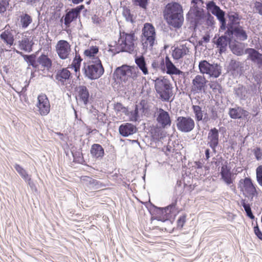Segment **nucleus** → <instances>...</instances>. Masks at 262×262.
Instances as JSON below:
<instances>
[{
  "mask_svg": "<svg viewBox=\"0 0 262 262\" xmlns=\"http://www.w3.org/2000/svg\"><path fill=\"white\" fill-rule=\"evenodd\" d=\"M163 16L167 24L174 29L180 28L183 24V9L177 3L168 4L163 11Z\"/></svg>",
  "mask_w": 262,
  "mask_h": 262,
  "instance_id": "nucleus-1",
  "label": "nucleus"
},
{
  "mask_svg": "<svg viewBox=\"0 0 262 262\" xmlns=\"http://www.w3.org/2000/svg\"><path fill=\"white\" fill-rule=\"evenodd\" d=\"M155 89L159 98L163 101H168L173 95L172 85L165 77H160L155 80Z\"/></svg>",
  "mask_w": 262,
  "mask_h": 262,
  "instance_id": "nucleus-2",
  "label": "nucleus"
},
{
  "mask_svg": "<svg viewBox=\"0 0 262 262\" xmlns=\"http://www.w3.org/2000/svg\"><path fill=\"white\" fill-rule=\"evenodd\" d=\"M137 39L138 37L134 31L128 33L124 31H121L118 40L120 51L132 53L136 48Z\"/></svg>",
  "mask_w": 262,
  "mask_h": 262,
  "instance_id": "nucleus-3",
  "label": "nucleus"
},
{
  "mask_svg": "<svg viewBox=\"0 0 262 262\" xmlns=\"http://www.w3.org/2000/svg\"><path fill=\"white\" fill-rule=\"evenodd\" d=\"M141 41L144 49L151 50L156 42V32L154 26L146 23L142 29Z\"/></svg>",
  "mask_w": 262,
  "mask_h": 262,
  "instance_id": "nucleus-4",
  "label": "nucleus"
},
{
  "mask_svg": "<svg viewBox=\"0 0 262 262\" xmlns=\"http://www.w3.org/2000/svg\"><path fill=\"white\" fill-rule=\"evenodd\" d=\"M83 71L85 76L91 79L100 78L104 72L101 61L84 63Z\"/></svg>",
  "mask_w": 262,
  "mask_h": 262,
  "instance_id": "nucleus-5",
  "label": "nucleus"
},
{
  "mask_svg": "<svg viewBox=\"0 0 262 262\" xmlns=\"http://www.w3.org/2000/svg\"><path fill=\"white\" fill-rule=\"evenodd\" d=\"M239 187L244 194L251 199L258 194L256 187L250 178L241 179L239 182Z\"/></svg>",
  "mask_w": 262,
  "mask_h": 262,
  "instance_id": "nucleus-6",
  "label": "nucleus"
},
{
  "mask_svg": "<svg viewBox=\"0 0 262 262\" xmlns=\"http://www.w3.org/2000/svg\"><path fill=\"white\" fill-rule=\"evenodd\" d=\"M199 68L201 73L215 78L218 77L221 73V70L216 64H210L205 60L200 62Z\"/></svg>",
  "mask_w": 262,
  "mask_h": 262,
  "instance_id": "nucleus-7",
  "label": "nucleus"
},
{
  "mask_svg": "<svg viewBox=\"0 0 262 262\" xmlns=\"http://www.w3.org/2000/svg\"><path fill=\"white\" fill-rule=\"evenodd\" d=\"M207 9L213 15H215L220 20L221 24L220 32H223L226 28L224 12L216 6L213 1H210L207 4Z\"/></svg>",
  "mask_w": 262,
  "mask_h": 262,
  "instance_id": "nucleus-8",
  "label": "nucleus"
},
{
  "mask_svg": "<svg viewBox=\"0 0 262 262\" xmlns=\"http://www.w3.org/2000/svg\"><path fill=\"white\" fill-rule=\"evenodd\" d=\"M207 80L204 76L198 75L192 80L191 92L193 94H199L205 92L207 87Z\"/></svg>",
  "mask_w": 262,
  "mask_h": 262,
  "instance_id": "nucleus-9",
  "label": "nucleus"
},
{
  "mask_svg": "<svg viewBox=\"0 0 262 262\" xmlns=\"http://www.w3.org/2000/svg\"><path fill=\"white\" fill-rule=\"evenodd\" d=\"M195 122L190 117H178L177 119V127L181 132H190L193 129Z\"/></svg>",
  "mask_w": 262,
  "mask_h": 262,
  "instance_id": "nucleus-10",
  "label": "nucleus"
},
{
  "mask_svg": "<svg viewBox=\"0 0 262 262\" xmlns=\"http://www.w3.org/2000/svg\"><path fill=\"white\" fill-rule=\"evenodd\" d=\"M56 52L61 59H66L70 56L71 48L70 43L65 40L57 41L55 46Z\"/></svg>",
  "mask_w": 262,
  "mask_h": 262,
  "instance_id": "nucleus-11",
  "label": "nucleus"
},
{
  "mask_svg": "<svg viewBox=\"0 0 262 262\" xmlns=\"http://www.w3.org/2000/svg\"><path fill=\"white\" fill-rule=\"evenodd\" d=\"M134 68L130 67L123 65L118 67L115 71L114 74L117 79L122 81H127L129 78H134L136 77L135 73L133 72Z\"/></svg>",
  "mask_w": 262,
  "mask_h": 262,
  "instance_id": "nucleus-12",
  "label": "nucleus"
},
{
  "mask_svg": "<svg viewBox=\"0 0 262 262\" xmlns=\"http://www.w3.org/2000/svg\"><path fill=\"white\" fill-rule=\"evenodd\" d=\"M36 106L39 114L41 116L47 115L50 113V104L45 94H41L38 96Z\"/></svg>",
  "mask_w": 262,
  "mask_h": 262,
  "instance_id": "nucleus-13",
  "label": "nucleus"
},
{
  "mask_svg": "<svg viewBox=\"0 0 262 262\" xmlns=\"http://www.w3.org/2000/svg\"><path fill=\"white\" fill-rule=\"evenodd\" d=\"M160 68L164 71L166 69V73L169 75H180L182 72L178 69L170 60L168 56L163 59L160 64Z\"/></svg>",
  "mask_w": 262,
  "mask_h": 262,
  "instance_id": "nucleus-14",
  "label": "nucleus"
},
{
  "mask_svg": "<svg viewBox=\"0 0 262 262\" xmlns=\"http://www.w3.org/2000/svg\"><path fill=\"white\" fill-rule=\"evenodd\" d=\"M248 55L247 59L251 60L259 68L262 67V54L253 48H247L245 51Z\"/></svg>",
  "mask_w": 262,
  "mask_h": 262,
  "instance_id": "nucleus-15",
  "label": "nucleus"
},
{
  "mask_svg": "<svg viewBox=\"0 0 262 262\" xmlns=\"http://www.w3.org/2000/svg\"><path fill=\"white\" fill-rule=\"evenodd\" d=\"M224 35H222L215 42L217 48H219L220 53L224 52L227 50L228 43L229 42V38L228 35H229V27H226Z\"/></svg>",
  "mask_w": 262,
  "mask_h": 262,
  "instance_id": "nucleus-16",
  "label": "nucleus"
},
{
  "mask_svg": "<svg viewBox=\"0 0 262 262\" xmlns=\"http://www.w3.org/2000/svg\"><path fill=\"white\" fill-rule=\"evenodd\" d=\"M99 48L96 46H91L86 49L83 53V55L88 61V62H98L101 61L99 57Z\"/></svg>",
  "mask_w": 262,
  "mask_h": 262,
  "instance_id": "nucleus-17",
  "label": "nucleus"
},
{
  "mask_svg": "<svg viewBox=\"0 0 262 262\" xmlns=\"http://www.w3.org/2000/svg\"><path fill=\"white\" fill-rule=\"evenodd\" d=\"M55 78L60 84L66 85L70 83L71 73L67 68H62L57 71Z\"/></svg>",
  "mask_w": 262,
  "mask_h": 262,
  "instance_id": "nucleus-18",
  "label": "nucleus"
},
{
  "mask_svg": "<svg viewBox=\"0 0 262 262\" xmlns=\"http://www.w3.org/2000/svg\"><path fill=\"white\" fill-rule=\"evenodd\" d=\"M219 131L216 128L211 129L208 134L207 144L214 151L219 144Z\"/></svg>",
  "mask_w": 262,
  "mask_h": 262,
  "instance_id": "nucleus-19",
  "label": "nucleus"
},
{
  "mask_svg": "<svg viewBox=\"0 0 262 262\" xmlns=\"http://www.w3.org/2000/svg\"><path fill=\"white\" fill-rule=\"evenodd\" d=\"M157 120L163 127H165L166 126H170L171 123L169 113L161 108H159L158 110V115L157 118Z\"/></svg>",
  "mask_w": 262,
  "mask_h": 262,
  "instance_id": "nucleus-20",
  "label": "nucleus"
},
{
  "mask_svg": "<svg viewBox=\"0 0 262 262\" xmlns=\"http://www.w3.org/2000/svg\"><path fill=\"white\" fill-rule=\"evenodd\" d=\"M230 35L233 37H235L237 40L244 41L247 39L248 35L246 32L243 29L241 26L236 27H231L230 25Z\"/></svg>",
  "mask_w": 262,
  "mask_h": 262,
  "instance_id": "nucleus-21",
  "label": "nucleus"
},
{
  "mask_svg": "<svg viewBox=\"0 0 262 262\" xmlns=\"http://www.w3.org/2000/svg\"><path fill=\"white\" fill-rule=\"evenodd\" d=\"M137 131L136 126L129 123L121 124L119 127L120 134L123 137H127L133 135Z\"/></svg>",
  "mask_w": 262,
  "mask_h": 262,
  "instance_id": "nucleus-22",
  "label": "nucleus"
},
{
  "mask_svg": "<svg viewBox=\"0 0 262 262\" xmlns=\"http://www.w3.org/2000/svg\"><path fill=\"white\" fill-rule=\"evenodd\" d=\"M83 6L77 7L76 8L72 9L68 12L64 17V24L69 26L72 21L76 19L80 13V11L83 9Z\"/></svg>",
  "mask_w": 262,
  "mask_h": 262,
  "instance_id": "nucleus-23",
  "label": "nucleus"
},
{
  "mask_svg": "<svg viewBox=\"0 0 262 262\" xmlns=\"http://www.w3.org/2000/svg\"><path fill=\"white\" fill-rule=\"evenodd\" d=\"M189 52V49L186 45H182L174 48L172 53V56L174 59L178 60Z\"/></svg>",
  "mask_w": 262,
  "mask_h": 262,
  "instance_id": "nucleus-24",
  "label": "nucleus"
},
{
  "mask_svg": "<svg viewBox=\"0 0 262 262\" xmlns=\"http://www.w3.org/2000/svg\"><path fill=\"white\" fill-rule=\"evenodd\" d=\"M249 112L241 107L230 109V117L234 119H247Z\"/></svg>",
  "mask_w": 262,
  "mask_h": 262,
  "instance_id": "nucleus-25",
  "label": "nucleus"
},
{
  "mask_svg": "<svg viewBox=\"0 0 262 262\" xmlns=\"http://www.w3.org/2000/svg\"><path fill=\"white\" fill-rule=\"evenodd\" d=\"M192 110L196 121H202L207 117V113L199 105H192Z\"/></svg>",
  "mask_w": 262,
  "mask_h": 262,
  "instance_id": "nucleus-26",
  "label": "nucleus"
},
{
  "mask_svg": "<svg viewBox=\"0 0 262 262\" xmlns=\"http://www.w3.org/2000/svg\"><path fill=\"white\" fill-rule=\"evenodd\" d=\"M92 156L96 159L102 158L104 155V150L102 146L99 144H94L90 150Z\"/></svg>",
  "mask_w": 262,
  "mask_h": 262,
  "instance_id": "nucleus-27",
  "label": "nucleus"
},
{
  "mask_svg": "<svg viewBox=\"0 0 262 262\" xmlns=\"http://www.w3.org/2000/svg\"><path fill=\"white\" fill-rule=\"evenodd\" d=\"M33 44V43L32 40H30V38L26 36L18 41V46L20 50L29 52L32 51Z\"/></svg>",
  "mask_w": 262,
  "mask_h": 262,
  "instance_id": "nucleus-28",
  "label": "nucleus"
},
{
  "mask_svg": "<svg viewBox=\"0 0 262 262\" xmlns=\"http://www.w3.org/2000/svg\"><path fill=\"white\" fill-rule=\"evenodd\" d=\"M78 97L85 104H87L89 98V93L85 86L80 85L78 89Z\"/></svg>",
  "mask_w": 262,
  "mask_h": 262,
  "instance_id": "nucleus-29",
  "label": "nucleus"
},
{
  "mask_svg": "<svg viewBox=\"0 0 262 262\" xmlns=\"http://www.w3.org/2000/svg\"><path fill=\"white\" fill-rule=\"evenodd\" d=\"M38 62L42 67L49 70L52 66L51 59L48 57V55L42 54L38 58Z\"/></svg>",
  "mask_w": 262,
  "mask_h": 262,
  "instance_id": "nucleus-30",
  "label": "nucleus"
},
{
  "mask_svg": "<svg viewBox=\"0 0 262 262\" xmlns=\"http://www.w3.org/2000/svg\"><path fill=\"white\" fill-rule=\"evenodd\" d=\"M191 3L193 4V8L190 9V12L193 13L196 16L199 15L201 13V10L204 7V2L203 0H191Z\"/></svg>",
  "mask_w": 262,
  "mask_h": 262,
  "instance_id": "nucleus-31",
  "label": "nucleus"
},
{
  "mask_svg": "<svg viewBox=\"0 0 262 262\" xmlns=\"http://www.w3.org/2000/svg\"><path fill=\"white\" fill-rule=\"evenodd\" d=\"M1 38L8 45L12 46L14 42V37L10 31L5 30L1 34Z\"/></svg>",
  "mask_w": 262,
  "mask_h": 262,
  "instance_id": "nucleus-32",
  "label": "nucleus"
},
{
  "mask_svg": "<svg viewBox=\"0 0 262 262\" xmlns=\"http://www.w3.org/2000/svg\"><path fill=\"white\" fill-rule=\"evenodd\" d=\"M135 62L144 75L148 74V71L146 67L144 57L143 56L136 58Z\"/></svg>",
  "mask_w": 262,
  "mask_h": 262,
  "instance_id": "nucleus-33",
  "label": "nucleus"
},
{
  "mask_svg": "<svg viewBox=\"0 0 262 262\" xmlns=\"http://www.w3.org/2000/svg\"><path fill=\"white\" fill-rule=\"evenodd\" d=\"M14 168L21 178L30 184L31 181V178L29 176L27 171L22 166L17 164L14 165Z\"/></svg>",
  "mask_w": 262,
  "mask_h": 262,
  "instance_id": "nucleus-34",
  "label": "nucleus"
},
{
  "mask_svg": "<svg viewBox=\"0 0 262 262\" xmlns=\"http://www.w3.org/2000/svg\"><path fill=\"white\" fill-rule=\"evenodd\" d=\"M80 180L85 183L86 185H94V186H104L102 183H100L99 181L97 180L94 179L89 176H82L80 178Z\"/></svg>",
  "mask_w": 262,
  "mask_h": 262,
  "instance_id": "nucleus-35",
  "label": "nucleus"
},
{
  "mask_svg": "<svg viewBox=\"0 0 262 262\" xmlns=\"http://www.w3.org/2000/svg\"><path fill=\"white\" fill-rule=\"evenodd\" d=\"M242 16L236 12L230 13V25L231 27H236L239 26V23L242 19Z\"/></svg>",
  "mask_w": 262,
  "mask_h": 262,
  "instance_id": "nucleus-36",
  "label": "nucleus"
},
{
  "mask_svg": "<svg viewBox=\"0 0 262 262\" xmlns=\"http://www.w3.org/2000/svg\"><path fill=\"white\" fill-rule=\"evenodd\" d=\"M241 205L244 207V210L246 213V215L250 219H254L255 216L253 215L250 205L248 203L245 199H242L241 201Z\"/></svg>",
  "mask_w": 262,
  "mask_h": 262,
  "instance_id": "nucleus-37",
  "label": "nucleus"
},
{
  "mask_svg": "<svg viewBox=\"0 0 262 262\" xmlns=\"http://www.w3.org/2000/svg\"><path fill=\"white\" fill-rule=\"evenodd\" d=\"M82 60V59L81 58L80 55L78 54H76L71 64L72 68H74L75 72L80 71V68Z\"/></svg>",
  "mask_w": 262,
  "mask_h": 262,
  "instance_id": "nucleus-38",
  "label": "nucleus"
},
{
  "mask_svg": "<svg viewBox=\"0 0 262 262\" xmlns=\"http://www.w3.org/2000/svg\"><path fill=\"white\" fill-rule=\"evenodd\" d=\"M244 48V45L242 43L235 44L233 45L231 48L230 47L233 53L238 56L242 55L245 53Z\"/></svg>",
  "mask_w": 262,
  "mask_h": 262,
  "instance_id": "nucleus-39",
  "label": "nucleus"
},
{
  "mask_svg": "<svg viewBox=\"0 0 262 262\" xmlns=\"http://www.w3.org/2000/svg\"><path fill=\"white\" fill-rule=\"evenodd\" d=\"M32 19L28 14H25L20 16V23L22 27L26 28L32 23Z\"/></svg>",
  "mask_w": 262,
  "mask_h": 262,
  "instance_id": "nucleus-40",
  "label": "nucleus"
},
{
  "mask_svg": "<svg viewBox=\"0 0 262 262\" xmlns=\"http://www.w3.org/2000/svg\"><path fill=\"white\" fill-rule=\"evenodd\" d=\"M129 117V120L131 121H136L139 117V111L138 106L136 105L135 110L133 111L129 112L127 115H126Z\"/></svg>",
  "mask_w": 262,
  "mask_h": 262,
  "instance_id": "nucleus-41",
  "label": "nucleus"
},
{
  "mask_svg": "<svg viewBox=\"0 0 262 262\" xmlns=\"http://www.w3.org/2000/svg\"><path fill=\"white\" fill-rule=\"evenodd\" d=\"M221 174L222 178L227 184L229 183V169L227 165L223 166L222 168Z\"/></svg>",
  "mask_w": 262,
  "mask_h": 262,
  "instance_id": "nucleus-42",
  "label": "nucleus"
},
{
  "mask_svg": "<svg viewBox=\"0 0 262 262\" xmlns=\"http://www.w3.org/2000/svg\"><path fill=\"white\" fill-rule=\"evenodd\" d=\"M114 109L116 112H122L125 115L128 114L127 108L125 107L121 103L117 102L114 104Z\"/></svg>",
  "mask_w": 262,
  "mask_h": 262,
  "instance_id": "nucleus-43",
  "label": "nucleus"
},
{
  "mask_svg": "<svg viewBox=\"0 0 262 262\" xmlns=\"http://www.w3.org/2000/svg\"><path fill=\"white\" fill-rule=\"evenodd\" d=\"M256 179L258 183L262 186V165L258 166L256 169Z\"/></svg>",
  "mask_w": 262,
  "mask_h": 262,
  "instance_id": "nucleus-44",
  "label": "nucleus"
},
{
  "mask_svg": "<svg viewBox=\"0 0 262 262\" xmlns=\"http://www.w3.org/2000/svg\"><path fill=\"white\" fill-rule=\"evenodd\" d=\"M230 70L232 69L235 72L236 71L238 73L241 71V67L239 62H236L235 60H231L230 61Z\"/></svg>",
  "mask_w": 262,
  "mask_h": 262,
  "instance_id": "nucleus-45",
  "label": "nucleus"
},
{
  "mask_svg": "<svg viewBox=\"0 0 262 262\" xmlns=\"http://www.w3.org/2000/svg\"><path fill=\"white\" fill-rule=\"evenodd\" d=\"M186 215L184 214L180 216L177 220V228L182 229L186 222Z\"/></svg>",
  "mask_w": 262,
  "mask_h": 262,
  "instance_id": "nucleus-46",
  "label": "nucleus"
},
{
  "mask_svg": "<svg viewBox=\"0 0 262 262\" xmlns=\"http://www.w3.org/2000/svg\"><path fill=\"white\" fill-rule=\"evenodd\" d=\"M9 5V1L1 0L0 1V13L5 12Z\"/></svg>",
  "mask_w": 262,
  "mask_h": 262,
  "instance_id": "nucleus-47",
  "label": "nucleus"
},
{
  "mask_svg": "<svg viewBox=\"0 0 262 262\" xmlns=\"http://www.w3.org/2000/svg\"><path fill=\"white\" fill-rule=\"evenodd\" d=\"M123 15L128 21H133V15L131 14L130 11L127 8H124L123 10Z\"/></svg>",
  "mask_w": 262,
  "mask_h": 262,
  "instance_id": "nucleus-48",
  "label": "nucleus"
},
{
  "mask_svg": "<svg viewBox=\"0 0 262 262\" xmlns=\"http://www.w3.org/2000/svg\"><path fill=\"white\" fill-rule=\"evenodd\" d=\"M24 59L28 62H29L31 65L34 66V63L35 62V56L33 55H23Z\"/></svg>",
  "mask_w": 262,
  "mask_h": 262,
  "instance_id": "nucleus-49",
  "label": "nucleus"
},
{
  "mask_svg": "<svg viewBox=\"0 0 262 262\" xmlns=\"http://www.w3.org/2000/svg\"><path fill=\"white\" fill-rule=\"evenodd\" d=\"M256 159L259 160L262 159V150L259 147H256L253 150Z\"/></svg>",
  "mask_w": 262,
  "mask_h": 262,
  "instance_id": "nucleus-50",
  "label": "nucleus"
},
{
  "mask_svg": "<svg viewBox=\"0 0 262 262\" xmlns=\"http://www.w3.org/2000/svg\"><path fill=\"white\" fill-rule=\"evenodd\" d=\"M254 7L257 12L262 15V2H255Z\"/></svg>",
  "mask_w": 262,
  "mask_h": 262,
  "instance_id": "nucleus-51",
  "label": "nucleus"
},
{
  "mask_svg": "<svg viewBox=\"0 0 262 262\" xmlns=\"http://www.w3.org/2000/svg\"><path fill=\"white\" fill-rule=\"evenodd\" d=\"M253 230L255 234L257 236L258 238L262 240V232L260 230L257 224L253 228Z\"/></svg>",
  "mask_w": 262,
  "mask_h": 262,
  "instance_id": "nucleus-52",
  "label": "nucleus"
},
{
  "mask_svg": "<svg viewBox=\"0 0 262 262\" xmlns=\"http://www.w3.org/2000/svg\"><path fill=\"white\" fill-rule=\"evenodd\" d=\"M140 105L142 107V109L143 110V112L145 110H147L148 109V106L147 104V101L146 100H142L140 102Z\"/></svg>",
  "mask_w": 262,
  "mask_h": 262,
  "instance_id": "nucleus-53",
  "label": "nucleus"
},
{
  "mask_svg": "<svg viewBox=\"0 0 262 262\" xmlns=\"http://www.w3.org/2000/svg\"><path fill=\"white\" fill-rule=\"evenodd\" d=\"M137 1L139 2V5L142 8L145 7L147 2V0H137Z\"/></svg>",
  "mask_w": 262,
  "mask_h": 262,
  "instance_id": "nucleus-54",
  "label": "nucleus"
},
{
  "mask_svg": "<svg viewBox=\"0 0 262 262\" xmlns=\"http://www.w3.org/2000/svg\"><path fill=\"white\" fill-rule=\"evenodd\" d=\"M26 3L29 5H33L36 3L39 0H25Z\"/></svg>",
  "mask_w": 262,
  "mask_h": 262,
  "instance_id": "nucleus-55",
  "label": "nucleus"
},
{
  "mask_svg": "<svg viewBox=\"0 0 262 262\" xmlns=\"http://www.w3.org/2000/svg\"><path fill=\"white\" fill-rule=\"evenodd\" d=\"M202 39L203 40V41H204L205 42H208L209 41L210 36L208 35H205V36H203V37L202 38Z\"/></svg>",
  "mask_w": 262,
  "mask_h": 262,
  "instance_id": "nucleus-56",
  "label": "nucleus"
},
{
  "mask_svg": "<svg viewBox=\"0 0 262 262\" xmlns=\"http://www.w3.org/2000/svg\"><path fill=\"white\" fill-rule=\"evenodd\" d=\"M205 156H206L207 159H209V149H207L205 150Z\"/></svg>",
  "mask_w": 262,
  "mask_h": 262,
  "instance_id": "nucleus-57",
  "label": "nucleus"
},
{
  "mask_svg": "<svg viewBox=\"0 0 262 262\" xmlns=\"http://www.w3.org/2000/svg\"><path fill=\"white\" fill-rule=\"evenodd\" d=\"M83 0H72V2L75 4H78L82 2Z\"/></svg>",
  "mask_w": 262,
  "mask_h": 262,
  "instance_id": "nucleus-58",
  "label": "nucleus"
},
{
  "mask_svg": "<svg viewBox=\"0 0 262 262\" xmlns=\"http://www.w3.org/2000/svg\"><path fill=\"white\" fill-rule=\"evenodd\" d=\"M16 53H18V54H19L20 55H22V53L19 52V51H16Z\"/></svg>",
  "mask_w": 262,
  "mask_h": 262,
  "instance_id": "nucleus-59",
  "label": "nucleus"
},
{
  "mask_svg": "<svg viewBox=\"0 0 262 262\" xmlns=\"http://www.w3.org/2000/svg\"><path fill=\"white\" fill-rule=\"evenodd\" d=\"M48 49H49V50H51V46L49 47Z\"/></svg>",
  "mask_w": 262,
  "mask_h": 262,
  "instance_id": "nucleus-60",
  "label": "nucleus"
},
{
  "mask_svg": "<svg viewBox=\"0 0 262 262\" xmlns=\"http://www.w3.org/2000/svg\"><path fill=\"white\" fill-rule=\"evenodd\" d=\"M75 116H76V117H77V115L76 112H75Z\"/></svg>",
  "mask_w": 262,
  "mask_h": 262,
  "instance_id": "nucleus-61",
  "label": "nucleus"
},
{
  "mask_svg": "<svg viewBox=\"0 0 262 262\" xmlns=\"http://www.w3.org/2000/svg\"><path fill=\"white\" fill-rule=\"evenodd\" d=\"M199 43H200V45H202V43H201V42H200H200H199Z\"/></svg>",
  "mask_w": 262,
  "mask_h": 262,
  "instance_id": "nucleus-62",
  "label": "nucleus"
}]
</instances>
